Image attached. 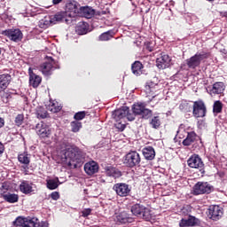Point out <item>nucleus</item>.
Returning a JSON list of instances; mask_svg holds the SVG:
<instances>
[{"mask_svg":"<svg viewBox=\"0 0 227 227\" xmlns=\"http://www.w3.org/2000/svg\"><path fill=\"white\" fill-rule=\"evenodd\" d=\"M41 227H49V223H43Z\"/></svg>","mask_w":227,"mask_h":227,"instance_id":"54","label":"nucleus"},{"mask_svg":"<svg viewBox=\"0 0 227 227\" xmlns=\"http://www.w3.org/2000/svg\"><path fill=\"white\" fill-rule=\"evenodd\" d=\"M131 70L134 75H141L143 74V64L139 61H135L131 66Z\"/></svg>","mask_w":227,"mask_h":227,"instance_id":"28","label":"nucleus"},{"mask_svg":"<svg viewBox=\"0 0 227 227\" xmlns=\"http://www.w3.org/2000/svg\"><path fill=\"white\" fill-rule=\"evenodd\" d=\"M223 112V103L220 100H217L214 103L213 106V113L219 114V113Z\"/></svg>","mask_w":227,"mask_h":227,"instance_id":"38","label":"nucleus"},{"mask_svg":"<svg viewBox=\"0 0 227 227\" xmlns=\"http://www.w3.org/2000/svg\"><path fill=\"white\" fill-rule=\"evenodd\" d=\"M18 160H19V162H20V164H24V166H22L23 173H25V175H29V170H27V169H29V168H27V166H29V163L31 162L29 154L27 153H22L19 154Z\"/></svg>","mask_w":227,"mask_h":227,"instance_id":"16","label":"nucleus"},{"mask_svg":"<svg viewBox=\"0 0 227 227\" xmlns=\"http://www.w3.org/2000/svg\"><path fill=\"white\" fill-rule=\"evenodd\" d=\"M187 164L189 168H192L193 169H199L200 173H205V164L203 163V160L200 157V155L193 154L192 155L188 160Z\"/></svg>","mask_w":227,"mask_h":227,"instance_id":"9","label":"nucleus"},{"mask_svg":"<svg viewBox=\"0 0 227 227\" xmlns=\"http://www.w3.org/2000/svg\"><path fill=\"white\" fill-rule=\"evenodd\" d=\"M207 115V106L201 100L193 103V116L195 118H205Z\"/></svg>","mask_w":227,"mask_h":227,"instance_id":"11","label":"nucleus"},{"mask_svg":"<svg viewBox=\"0 0 227 227\" xmlns=\"http://www.w3.org/2000/svg\"><path fill=\"white\" fill-rule=\"evenodd\" d=\"M225 88L226 87L223 82H216L212 86L207 87V91L211 97H215V95L224 93Z\"/></svg>","mask_w":227,"mask_h":227,"instance_id":"12","label":"nucleus"},{"mask_svg":"<svg viewBox=\"0 0 227 227\" xmlns=\"http://www.w3.org/2000/svg\"><path fill=\"white\" fill-rule=\"evenodd\" d=\"M70 6L72 8L71 13H79V8L76 4H71Z\"/></svg>","mask_w":227,"mask_h":227,"instance_id":"48","label":"nucleus"},{"mask_svg":"<svg viewBox=\"0 0 227 227\" xmlns=\"http://www.w3.org/2000/svg\"><path fill=\"white\" fill-rule=\"evenodd\" d=\"M20 191L22 194H33V192H35V190H33V184L26 180L21 181Z\"/></svg>","mask_w":227,"mask_h":227,"instance_id":"20","label":"nucleus"},{"mask_svg":"<svg viewBox=\"0 0 227 227\" xmlns=\"http://www.w3.org/2000/svg\"><path fill=\"white\" fill-rule=\"evenodd\" d=\"M3 198L7 203H17L19 201V195L15 193L4 194Z\"/></svg>","mask_w":227,"mask_h":227,"instance_id":"32","label":"nucleus"},{"mask_svg":"<svg viewBox=\"0 0 227 227\" xmlns=\"http://www.w3.org/2000/svg\"><path fill=\"white\" fill-rule=\"evenodd\" d=\"M36 133L43 139H45V137H51V128L45 123L41 122L36 125Z\"/></svg>","mask_w":227,"mask_h":227,"instance_id":"17","label":"nucleus"},{"mask_svg":"<svg viewBox=\"0 0 227 227\" xmlns=\"http://www.w3.org/2000/svg\"><path fill=\"white\" fill-rule=\"evenodd\" d=\"M2 34L4 36H7L9 40L12 42H15L16 43L22 41V38L24 35L22 34V31L19 28H11V29H6L2 32Z\"/></svg>","mask_w":227,"mask_h":227,"instance_id":"10","label":"nucleus"},{"mask_svg":"<svg viewBox=\"0 0 227 227\" xmlns=\"http://www.w3.org/2000/svg\"><path fill=\"white\" fill-rule=\"evenodd\" d=\"M98 182H100V184H106V179H103L102 177H100Z\"/></svg>","mask_w":227,"mask_h":227,"instance_id":"53","label":"nucleus"},{"mask_svg":"<svg viewBox=\"0 0 227 227\" xmlns=\"http://www.w3.org/2000/svg\"><path fill=\"white\" fill-rule=\"evenodd\" d=\"M145 104H142V103L134 104L132 106L133 114L141 116L143 111H145Z\"/></svg>","mask_w":227,"mask_h":227,"instance_id":"30","label":"nucleus"},{"mask_svg":"<svg viewBox=\"0 0 227 227\" xmlns=\"http://www.w3.org/2000/svg\"><path fill=\"white\" fill-rule=\"evenodd\" d=\"M207 215L213 221H219L223 217V208L217 205L210 206L208 208Z\"/></svg>","mask_w":227,"mask_h":227,"instance_id":"15","label":"nucleus"},{"mask_svg":"<svg viewBox=\"0 0 227 227\" xmlns=\"http://www.w3.org/2000/svg\"><path fill=\"white\" fill-rule=\"evenodd\" d=\"M155 88H157V84L153 82L147 83L145 85V92L149 94L151 93V95H153L155 91Z\"/></svg>","mask_w":227,"mask_h":227,"instance_id":"40","label":"nucleus"},{"mask_svg":"<svg viewBox=\"0 0 227 227\" xmlns=\"http://www.w3.org/2000/svg\"><path fill=\"white\" fill-rule=\"evenodd\" d=\"M15 123L18 127H20L24 123V114H18L15 118Z\"/></svg>","mask_w":227,"mask_h":227,"instance_id":"44","label":"nucleus"},{"mask_svg":"<svg viewBox=\"0 0 227 227\" xmlns=\"http://www.w3.org/2000/svg\"><path fill=\"white\" fill-rule=\"evenodd\" d=\"M106 174L107 176H113L114 178H120L121 176V171L113 167L106 168Z\"/></svg>","mask_w":227,"mask_h":227,"instance_id":"27","label":"nucleus"},{"mask_svg":"<svg viewBox=\"0 0 227 227\" xmlns=\"http://www.w3.org/2000/svg\"><path fill=\"white\" fill-rule=\"evenodd\" d=\"M91 214V208H85L82 211V217H88Z\"/></svg>","mask_w":227,"mask_h":227,"instance_id":"47","label":"nucleus"},{"mask_svg":"<svg viewBox=\"0 0 227 227\" xmlns=\"http://www.w3.org/2000/svg\"><path fill=\"white\" fill-rule=\"evenodd\" d=\"M36 115H37V118L43 120L44 118H47V111L43 109V107L39 106L36 109Z\"/></svg>","mask_w":227,"mask_h":227,"instance_id":"39","label":"nucleus"},{"mask_svg":"<svg viewBox=\"0 0 227 227\" xmlns=\"http://www.w3.org/2000/svg\"><path fill=\"white\" fill-rule=\"evenodd\" d=\"M47 109L51 111V113H59V111H61V106H59L57 101L50 102Z\"/></svg>","mask_w":227,"mask_h":227,"instance_id":"35","label":"nucleus"},{"mask_svg":"<svg viewBox=\"0 0 227 227\" xmlns=\"http://www.w3.org/2000/svg\"><path fill=\"white\" fill-rule=\"evenodd\" d=\"M46 182V185L50 191H54V189H58V187H59V178L58 177L55 179H49Z\"/></svg>","mask_w":227,"mask_h":227,"instance_id":"31","label":"nucleus"},{"mask_svg":"<svg viewBox=\"0 0 227 227\" xmlns=\"http://www.w3.org/2000/svg\"><path fill=\"white\" fill-rule=\"evenodd\" d=\"M84 171L87 175H95L98 173V164L96 161H89L84 165Z\"/></svg>","mask_w":227,"mask_h":227,"instance_id":"22","label":"nucleus"},{"mask_svg":"<svg viewBox=\"0 0 227 227\" xmlns=\"http://www.w3.org/2000/svg\"><path fill=\"white\" fill-rule=\"evenodd\" d=\"M189 129H185V125L180 124L178 130L176 131L177 136L182 138L181 132H186L187 136L185 139L183 140L184 146H191V145L196 143L198 141V134L194 131H187Z\"/></svg>","mask_w":227,"mask_h":227,"instance_id":"2","label":"nucleus"},{"mask_svg":"<svg viewBox=\"0 0 227 227\" xmlns=\"http://www.w3.org/2000/svg\"><path fill=\"white\" fill-rule=\"evenodd\" d=\"M131 212L133 215H137V217H141L145 219V221H150L152 219V213L150 208L141 205V204H135L131 207Z\"/></svg>","mask_w":227,"mask_h":227,"instance_id":"4","label":"nucleus"},{"mask_svg":"<svg viewBox=\"0 0 227 227\" xmlns=\"http://www.w3.org/2000/svg\"><path fill=\"white\" fill-rule=\"evenodd\" d=\"M112 116L115 121H120L121 120H124V118H127L129 121H134L136 120L134 114L130 113V109L128 106H122L114 111Z\"/></svg>","mask_w":227,"mask_h":227,"instance_id":"3","label":"nucleus"},{"mask_svg":"<svg viewBox=\"0 0 227 227\" xmlns=\"http://www.w3.org/2000/svg\"><path fill=\"white\" fill-rule=\"evenodd\" d=\"M50 196H51V200H53L54 201H58V200L59 199V192H53L51 193Z\"/></svg>","mask_w":227,"mask_h":227,"instance_id":"46","label":"nucleus"},{"mask_svg":"<svg viewBox=\"0 0 227 227\" xmlns=\"http://www.w3.org/2000/svg\"><path fill=\"white\" fill-rule=\"evenodd\" d=\"M123 163L127 168H136L141 164V156L136 151H131L124 156Z\"/></svg>","mask_w":227,"mask_h":227,"instance_id":"7","label":"nucleus"},{"mask_svg":"<svg viewBox=\"0 0 227 227\" xmlns=\"http://www.w3.org/2000/svg\"><path fill=\"white\" fill-rule=\"evenodd\" d=\"M114 191L121 198H125V196L130 194V186L125 183H118L114 185Z\"/></svg>","mask_w":227,"mask_h":227,"instance_id":"14","label":"nucleus"},{"mask_svg":"<svg viewBox=\"0 0 227 227\" xmlns=\"http://www.w3.org/2000/svg\"><path fill=\"white\" fill-rule=\"evenodd\" d=\"M153 114L152 110L145 107L144 110L142 111V114H140V116H142V118H144L145 120H148V118H152Z\"/></svg>","mask_w":227,"mask_h":227,"instance_id":"41","label":"nucleus"},{"mask_svg":"<svg viewBox=\"0 0 227 227\" xmlns=\"http://www.w3.org/2000/svg\"><path fill=\"white\" fill-rule=\"evenodd\" d=\"M143 155L146 160H153L155 159V149L152 146H146L143 149Z\"/></svg>","mask_w":227,"mask_h":227,"instance_id":"25","label":"nucleus"},{"mask_svg":"<svg viewBox=\"0 0 227 227\" xmlns=\"http://www.w3.org/2000/svg\"><path fill=\"white\" fill-rule=\"evenodd\" d=\"M76 33L78 35H86L88 33V23L80 22L76 27Z\"/></svg>","mask_w":227,"mask_h":227,"instance_id":"34","label":"nucleus"},{"mask_svg":"<svg viewBox=\"0 0 227 227\" xmlns=\"http://www.w3.org/2000/svg\"><path fill=\"white\" fill-rule=\"evenodd\" d=\"M82 129V123L79 121H73L71 122V130L72 132H79Z\"/></svg>","mask_w":227,"mask_h":227,"instance_id":"36","label":"nucleus"},{"mask_svg":"<svg viewBox=\"0 0 227 227\" xmlns=\"http://www.w3.org/2000/svg\"><path fill=\"white\" fill-rule=\"evenodd\" d=\"M2 52H3V51H2L1 49H0V55H1Z\"/></svg>","mask_w":227,"mask_h":227,"instance_id":"55","label":"nucleus"},{"mask_svg":"<svg viewBox=\"0 0 227 227\" xmlns=\"http://www.w3.org/2000/svg\"><path fill=\"white\" fill-rule=\"evenodd\" d=\"M146 49L147 51H149V52H152V51H153V46H152V43H146Z\"/></svg>","mask_w":227,"mask_h":227,"instance_id":"49","label":"nucleus"},{"mask_svg":"<svg viewBox=\"0 0 227 227\" xmlns=\"http://www.w3.org/2000/svg\"><path fill=\"white\" fill-rule=\"evenodd\" d=\"M74 118L76 121L84 120V118H86V112H78L74 114Z\"/></svg>","mask_w":227,"mask_h":227,"instance_id":"43","label":"nucleus"},{"mask_svg":"<svg viewBox=\"0 0 227 227\" xmlns=\"http://www.w3.org/2000/svg\"><path fill=\"white\" fill-rule=\"evenodd\" d=\"M207 52L196 53L190 59H186V65L188 68H192V70H194V68H197V67H200V65H201V61H203V59H207Z\"/></svg>","mask_w":227,"mask_h":227,"instance_id":"8","label":"nucleus"},{"mask_svg":"<svg viewBox=\"0 0 227 227\" xmlns=\"http://www.w3.org/2000/svg\"><path fill=\"white\" fill-rule=\"evenodd\" d=\"M12 82V75L9 74H0V93L4 91Z\"/></svg>","mask_w":227,"mask_h":227,"instance_id":"21","label":"nucleus"},{"mask_svg":"<svg viewBox=\"0 0 227 227\" xmlns=\"http://www.w3.org/2000/svg\"><path fill=\"white\" fill-rule=\"evenodd\" d=\"M12 227H40V221L36 217L22 218L20 216L12 223Z\"/></svg>","mask_w":227,"mask_h":227,"instance_id":"6","label":"nucleus"},{"mask_svg":"<svg viewBox=\"0 0 227 227\" xmlns=\"http://www.w3.org/2000/svg\"><path fill=\"white\" fill-rule=\"evenodd\" d=\"M117 223L121 224H127V223H133L134 218L130 217V215H128L126 211L120 213L117 216Z\"/></svg>","mask_w":227,"mask_h":227,"instance_id":"24","label":"nucleus"},{"mask_svg":"<svg viewBox=\"0 0 227 227\" xmlns=\"http://www.w3.org/2000/svg\"><path fill=\"white\" fill-rule=\"evenodd\" d=\"M114 35H116V32H114V30H108L99 35V40L101 42H107V40L113 38Z\"/></svg>","mask_w":227,"mask_h":227,"instance_id":"33","label":"nucleus"},{"mask_svg":"<svg viewBox=\"0 0 227 227\" xmlns=\"http://www.w3.org/2000/svg\"><path fill=\"white\" fill-rule=\"evenodd\" d=\"M63 154V162L69 166V168H81L84 164V159H86V153H83L75 145H66Z\"/></svg>","mask_w":227,"mask_h":227,"instance_id":"1","label":"nucleus"},{"mask_svg":"<svg viewBox=\"0 0 227 227\" xmlns=\"http://www.w3.org/2000/svg\"><path fill=\"white\" fill-rule=\"evenodd\" d=\"M207 1H214V0H207Z\"/></svg>","mask_w":227,"mask_h":227,"instance_id":"56","label":"nucleus"},{"mask_svg":"<svg viewBox=\"0 0 227 227\" xmlns=\"http://www.w3.org/2000/svg\"><path fill=\"white\" fill-rule=\"evenodd\" d=\"M28 75H29L30 86H32L34 88H38V86H40V84H42V77L40 75L35 74V72H33V69L31 67H29V69H28Z\"/></svg>","mask_w":227,"mask_h":227,"instance_id":"18","label":"nucleus"},{"mask_svg":"<svg viewBox=\"0 0 227 227\" xmlns=\"http://www.w3.org/2000/svg\"><path fill=\"white\" fill-rule=\"evenodd\" d=\"M151 125L153 129H159V127H160V120L159 119V116H155L152 119Z\"/></svg>","mask_w":227,"mask_h":227,"instance_id":"42","label":"nucleus"},{"mask_svg":"<svg viewBox=\"0 0 227 227\" xmlns=\"http://www.w3.org/2000/svg\"><path fill=\"white\" fill-rule=\"evenodd\" d=\"M4 127V119L0 117V129H3Z\"/></svg>","mask_w":227,"mask_h":227,"instance_id":"51","label":"nucleus"},{"mask_svg":"<svg viewBox=\"0 0 227 227\" xmlns=\"http://www.w3.org/2000/svg\"><path fill=\"white\" fill-rule=\"evenodd\" d=\"M116 129H118V130H120L121 132H123V130H125V127H127L125 124L117 121V123L115 124Z\"/></svg>","mask_w":227,"mask_h":227,"instance_id":"45","label":"nucleus"},{"mask_svg":"<svg viewBox=\"0 0 227 227\" xmlns=\"http://www.w3.org/2000/svg\"><path fill=\"white\" fill-rule=\"evenodd\" d=\"M4 153V145L0 142V155Z\"/></svg>","mask_w":227,"mask_h":227,"instance_id":"50","label":"nucleus"},{"mask_svg":"<svg viewBox=\"0 0 227 227\" xmlns=\"http://www.w3.org/2000/svg\"><path fill=\"white\" fill-rule=\"evenodd\" d=\"M52 24V17L51 16H45L43 19H42L39 21V27L42 29H47L49 26H51Z\"/></svg>","mask_w":227,"mask_h":227,"instance_id":"29","label":"nucleus"},{"mask_svg":"<svg viewBox=\"0 0 227 227\" xmlns=\"http://www.w3.org/2000/svg\"><path fill=\"white\" fill-rule=\"evenodd\" d=\"M80 12L85 19H91L93 15H95V10L91 7L86 6V7H81Z\"/></svg>","mask_w":227,"mask_h":227,"instance_id":"26","label":"nucleus"},{"mask_svg":"<svg viewBox=\"0 0 227 227\" xmlns=\"http://www.w3.org/2000/svg\"><path fill=\"white\" fill-rule=\"evenodd\" d=\"M200 223V220L192 215H190L188 219H182L179 223L180 227L185 226H196Z\"/></svg>","mask_w":227,"mask_h":227,"instance_id":"23","label":"nucleus"},{"mask_svg":"<svg viewBox=\"0 0 227 227\" xmlns=\"http://www.w3.org/2000/svg\"><path fill=\"white\" fill-rule=\"evenodd\" d=\"M214 191V186L208 182H198L192 187V194L200 196L201 194H210Z\"/></svg>","mask_w":227,"mask_h":227,"instance_id":"5","label":"nucleus"},{"mask_svg":"<svg viewBox=\"0 0 227 227\" xmlns=\"http://www.w3.org/2000/svg\"><path fill=\"white\" fill-rule=\"evenodd\" d=\"M52 24H56L57 22H61L65 19V12H58L54 16H51Z\"/></svg>","mask_w":227,"mask_h":227,"instance_id":"37","label":"nucleus"},{"mask_svg":"<svg viewBox=\"0 0 227 227\" xmlns=\"http://www.w3.org/2000/svg\"><path fill=\"white\" fill-rule=\"evenodd\" d=\"M63 0H53L54 4H59Z\"/></svg>","mask_w":227,"mask_h":227,"instance_id":"52","label":"nucleus"},{"mask_svg":"<svg viewBox=\"0 0 227 227\" xmlns=\"http://www.w3.org/2000/svg\"><path fill=\"white\" fill-rule=\"evenodd\" d=\"M47 58L49 62H44L39 67V70L43 75H51L52 71L56 70V67H54V59L51 57Z\"/></svg>","mask_w":227,"mask_h":227,"instance_id":"13","label":"nucleus"},{"mask_svg":"<svg viewBox=\"0 0 227 227\" xmlns=\"http://www.w3.org/2000/svg\"><path fill=\"white\" fill-rule=\"evenodd\" d=\"M171 63V58L168 55H161L160 58L156 59V67L158 68L164 70L165 68H168Z\"/></svg>","mask_w":227,"mask_h":227,"instance_id":"19","label":"nucleus"}]
</instances>
